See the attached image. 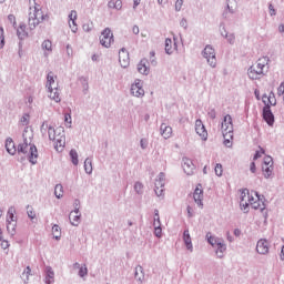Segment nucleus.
Masks as SVG:
<instances>
[{"mask_svg": "<svg viewBox=\"0 0 284 284\" xmlns=\"http://www.w3.org/2000/svg\"><path fill=\"white\" fill-rule=\"evenodd\" d=\"M23 142L18 145V161L23 163L26 159H28L31 165H37V159H39V151L37 150V145L32 143V140H28L26 138V133L22 134Z\"/></svg>", "mask_w": 284, "mask_h": 284, "instance_id": "nucleus-1", "label": "nucleus"}, {"mask_svg": "<svg viewBox=\"0 0 284 284\" xmlns=\"http://www.w3.org/2000/svg\"><path fill=\"white\" fill-rule=\"evenodd\" d=\"M245 190V196L248 197V203L252 205L253 210H261V213L263 214L264 219H267V210L265 209V196L258 194L256 191H251L247 189Z\"/></svg>", "mask_w": 284, "mask_h": 284, "instance_id": "nucleus-2", "label": "nucleus"}, {"mask_svg": "<svg viewBox=\"0 0 284 284\" xmlns=\"http://www.w3.org/2000/svg\"><path fill=\"white\" fill-rule=\"evenodd\" d=\"M268 62H270V58L267 57L260 58L256 64H253L248 68L247 70L248 79H252V81L263 79L265 74L263 73V70L265 69V65H267Z\"/></svg>", "mask_w": 284, "mask_h": 284, "instance_id": "nucleus-3", "label": "nucleus"}, {"mask_svg": "<svg viewBox=\"0 0 284 284\" xmlns=\"http://www.w3.org/2000/svg\"><path fill=\"white\" fill-rule=\"evenodd\" d=\"M45 17L48 16L43 14V11L39 8V6H36L33 11L29 12V30H36L39 23L45 21Z\"/></svg>", "mask_w": 284, "mask_h": 284, "instance_id": "nucleus-4", "label": "nucleus"}, {"mask_svg": "<svg viewBox=\"0 0 284 284\" xmlns=\"http://www.w3.org/2000/svg\"><path fill=\"white\" fill-rule=\"evenodd\" d=\"M202 57L206 59V63L210 68H216V50H214L213 45L207 44L202 51Z\"/></svg>", "mask_w": 284, "mask_h": 284, "instance_id": "nucleus-5", "label": "nucleus"}, {"mask_svg": "<svg viewBox=\"0 0 284 284\" xmlns=\"http://www.w3.org/2000/svg\"><path fill=\"white\" fill-rule=\"evenodd\" d=\"M100 43L101 45H103V48H110V45L114 43V34L112 33V30L110 28H105L101 32Z\"/></svg>", "mask_w": 284, "mask_h": 284, "instance_id": "nucleus-6", "label": "nucleus"}, {"mask_svg": "<svg viewBox=\"0 0 284 284\" xmlns=\"http://www.w3.org/2000/svg\"><path fill=\"white\" fill-rule=\"evenodd\" d=\"M131 94L138 99L145 97V90H143V82H141V80H135L131 85Z\"/></svg>", "mask_w": 284, "mask_h": 284, "instance_id": "nucleus-7", "label": "nucleus"}, {"mask_svg": "<svg viewBox=\"0 0 284 284\" xmlns=\"http://www.w3.org/2000/svg\"><path fill=\"white\" fill-rule=\"evenodd\" d=\"M262 116L267 125H274V113H272V106H270V104L264 105Z\"/></svg>", "mask_w": 284, "mask_h": 284, "instance_id": "nucleus-8", "label": "nucleus"}, {"mask_svg": "<svg viewBox=\"0 0 284 284\" xmlns=\"http://www.w3.org/2000/svg\"><path fill=\"white\" fill-rule=\"evenodd\" d=\"M182 168L187 176H192V174H194V170H196V165H194V162H192L190 158L182 159Z\"/></svg>", "mask_w": 284, "mask_h": 284, "instance_id": "nucleus-9", "label": "nucleus"}, {"mask_svg": "<svg viewBox=\"0 0 284 284\" xmlns=\"http://www.w3.org/2000/svg\"><path fill=\"white\" fill-rule=\"evenodd\" d=\"M256 252L262 255L270 254V241L265 239L258 240L256 244Z\"/></svg>", "mask_w": 284, "mask_h": 284, "instance_id": "nucleus-10", "label": "nucleus"}, {"mask_svg": "<svg viewBox=\"0 0 284 284\" xmlns=\"http://www.w3.org/2000/svg\"><path fill=\"white\" fill-rule=\"evenodd\" d=\"M222 133L234 132V124L232 123V115L226 114L221 124Z\"/></svg>", "mask_w": 284, "mask_h": 284, "instance_id": "nucleus-11", "label": "nucleus"}, {"mask_svg": "<svg viewBox=\"0 0 284 284\" xmlns=\"http://www.w3.org/2000/svg\"><path fill=\"white\" fill-rule=\"evenodd\" d=\"M119 61L121 68H128L130 65V53L126 48H122L119 52Z\"/></svg>", "mask_w": 284, "mask_h": 284, "instance_id": "nucleus-12", "label": "nucleus"}, {"mask_svg": "<svg viewBox=\"0 0 284 284\" xmlns=\"http://www.w3.org/2000/svg\"><path fill=\"white\" fill-rule=\"evenodd\" d=\"M52 141H54V149L57 150V152H59V149L63 150L65 148V131H63L62 133H58L55 135V139Z\"/></svg>", "mask_w": 284, "mask_h": 284, "instance_id": "nucleus-13", "label": "nucleus"}, {"mask_svg": "<svg viewBox=\"0 0 284 284\" xmlns=\"http://www.w3.org/2000/svg\"><path fill=\"white\" fill-rule=\"evenodd\" d=\"M195 132L196 134H199V136H201L202 141H205L207 139V130L205 129L203 121H195Z\"/></svg>", "mask_w": 284, "mask_h": 284, "instance_id": "nucleus-14", "label": "nucleus"}, {"mask_svg": "<svg viewBox=\"0 0 284 284\" xmlns=\"http://www.w3.org/2000/svg\"><path fill=\"white\" fill-rule=\"evenodd\" d=\"M194 202L196 203L197 207L203 210V190L201 189V184H199L193 193Z\"/></svg>", "mask_w": 284, "mask_h": 284, "instance_id": "nucleus-15", "label": "nucleus"}, {"mask_svg": "<svg viewBox=\"0 0 284 284\" xmlns=\"http://www.w3.org/2000/svg\"><path fill=\"white\" fill-rule=\"evenodd\" d=\"M134 278L138 281V283L143 284L145 281V271L143 270V266L138 265L134 268Z\"/></svg>", "mask_w": 284, "mask_h": 284, "instance_id": "nucleus-16", "label": "nucleus"}, {"mask_svg": "<svg viewBox=\"0 0 284 284\" xmlns=\"http://www.w3.org/2000/svg\"><path fill=\"white\" fill-rule=\"evenodd\" d=\"M69 221L73 227H79V223H81V212L71 211L69 214Z\"/></svg>", "mask_w": 284, "mask_h": 284, "instance_id": "nucleus-17", "label": "nucleus"}, {"mask_svg": "<svg viewBox=\"0 0 284 284\" xmlns=\"http://www.w3.org/2000/svg\"><path fill=\"white\" fill-rule=\"evenodd\" d=\"M6 150L8 152V154H11V156H14L18 152V148L14 144V141L12 140V138H8L6 140Z\"/></svg>", "mask_w": 284, "mask_h": 284, "instance_id": "nucleus-18", "label": "nucleus"}, {"mask_svg": "<svg viewBox=\"0 0 284 284\" xmlns=\"http://www.w3.org/2000/svg\"><path fill=\"white\" fill-rule=\"evenodd\" d=\"M215 247H216L215 254L217 258H223L225 252L227 251V245L225 244V242L223 240H220V242L216 244Z\"/></svg>", "mask_w": 284, "mask_h": 284, "instance_id": "nucleus-19", "label": "nucleus"}, {"mask_svg": "<svg viewBox=\"0 0 284 284\" xmlns=\"http://www.w3.org/2000/svg\"><path fill=\"white\" fill-rule=\"evenodd\" d=\"M138 72L140 74H144L145 77H148V74H150V67H148V60L142 59L139 63H138Z\"/></svg>", "mask_w": 284, "mask_h": 284, "instance_id": "nucleus-20", "label": "nucleus"}, {"mask_svg": "<svg viewBox=\"0 0 284 284\" xmlns=\"http://www.w3.org/2000/svg\"><path fill=\"white\" fill-rule=\"evenodd\" d=\"M183 241L186 250H189V252H194V246L192 245V237L190 236L189 230L183 232Z\"/></svg>", "mask_w": 284, "mask_h": 284, "instance_id": "nucleus-21", "label": "nucleus"}, {"mask_svg": "<svg viewBox=\"0 0 284 284\" xmlns=\"http://www.w3.org/2000/svg\"><path fill=\"white\" fill-rule=\"evenodd\" d=\"M49 92V99L55 101V103H61V93L59 92V87H53Z\"/></svg>", "mask_w": 284, "mask_h": 284, "instance_id": "nucleus-22", "label": "nucleus"}, {"mask_svg": "<svg viewBox=\"0 0 284 284\" xmlns=\"http://www.w3.org/2000/svg\"><path fill=\"white\" fill-rule=\"evenodd\" d=\"M160 134L163 139H170V136H172V126L162 123L160 126Z\"/></svg>", "mask_w": 284, "mask_h": 284, "instance_id": "nucleus-23", "label": "nucleus"}, {"mask_svg": "<svg viewBox=\"0 0 284 284\" xmlns=\"http://www.w3.org/2000/svg\"><path fill=\"white\" fill-rule=\"evenodd\" d=\"M14 214H17V209L14 206H10L7 212L6 223L17 222L18 217Z\"/></svg>", "mask_w": 284, "mask_h": 284, "instance_id": "nucleus-24", "label": "nucleus"}, {"mask_svg": "<svg viewBox=\"0 0 284 284\" xmlns=\"http://www.w3.org/2000/svg\"><path fill=\"white\" fill-rule=\"evenodd\" d=\"M44 283L54 284V271L50 266L45 267Z\"/></svg>", "mask_w": 284, "mask_h": 284, "instance_id": "nucleus-25", "label": "nucleus"}, {"mask_svg": "<svg viewBox=\"0 0 284 284\" xmlns=\"http://www.w3.org/2000/svg\"><path fill=\"white\" fill-rule=\"evenodd\" d=\"M63 132V128L54 129L53 126H49L48 136L49 141H54L57 139L58 134H61Z\"/></svg>", "mask_w": 284, "mask_h": 284, "instance_id": "nucleus-26", "label": "nucleus"}, {"mask_svg": "<svg viewBox=\"0 0 284 284\" xmlns=\"http://www.w3.org/2000/svg\"><path fill=\"white\" fill-rule=\"evenodd\" d=\"M240 207L243 210L244 214L250 212V203L245 202V190H242L241 192Z\"/></svg>", "mask_w": 284, "mask_h": 284, "instance_id": "nucleus-27", "label": "nucleus"}, {"mask_svg": "<svg viewBox=\"0 0 284 284\" xmlns=\"http://www.w3.org/2000/svg\"><path fill=\"white\" fill-rule=\"evenodd\" d=\"M224 136V145L225 148H232V139H234V131L222 133Z\"/></svg>", "mask_w": 284, "mask_h": 284, "instance_id": "nucleus-28", "label": "nucleus"}, {"mask_svg": "<svg viewBox=\"0 0 284 284\" xmlns=\"http://www.w3.org/2000/svg\"><path fill=\"white\" fill-rule=\"evenodd\" d=\"M263 103L265 105H276V99L274 98V92H271L270 95L267 97L266 94L263 95Z\"/></svg>", "mask_w": 284, "mask_h": 284, "instance_id": "nucleus-29", "label": "nucleus"}, {"mask_svg": "<svg viewBox=\"0 0 284 284\" xmlns=\"http://www.w3.org/2000/svg\"><path fill=\"white\" fill-rule=\"evenodd\" d=\"M47 90L52 91V88H58V84H54V75L52 72H49L47 75V84H45Z\"/></svg>", "mask_w": 284, "mask_h": 284, "instance_id": "nucleus-30", "label": "nucleus"}, {"mask_svg": "<svg viewBox=\"0 0 284 284\" xmlns=\"http://www.w3.org/2000/svg\"><path fill=\"white\" fill-rule=\"evenodd\" d=\"M206 240H207V243L212 245V247H215L216 244H219L222 239L216 237V236H212V233L209 232V233H206Z\"/></svg>", "mask_w": 284, "mask_h": 284, "instance_id": "nucleus-31", "label": "nucleus"}, {"mask_svg": "<svg viewBox=\"0 0 284 284\" xmlns=\"http://www.w3.org/2000/svg\"><path fill=\"white\" fill-rule=\"evenodd\" d=\"M7 223V232L10 236H14L17 234V222H6Z\"/></svg>", "mask_w": 284, "mask_h": 284, "instance_id": "nucleus-32", "label": "nucleus"}, {"mask_svg": "<svg viewBox=\"0 0 284 284\" xmlns=\"http://www.w3.org/2000/svg\"><path fill=\"white\" fill-rule=\"evenodd\" d=\"M17 36L20 39V41H23V39H26V37H28V33L26 31V24H20L18 30H17Z\"/></svg>", "mask_w": 284, "mask_h": 284, "instance_id": "nucleus-33", "label": "nucleus"}, {"mask_svg": "<svg viewBox=\"0 0 284 284\" xmlns=\"http://www.w3.org/2000/svg\"><path fill=\"white\" fill-rule=\"evenodd\" d=\"M30 274H32V268L30 266H27L21 275V278L24 284H28L30 281Z\"/></svg>", "mask_w": 284, "mask_h": 284, "instance_id": "nucleus-34", "label": "nucleus"}, {"mask_svg": "<svg viewBox=\"0 0 284 284\" xmlns=\"http://www.w3.org/2000/svg\"><path fill=\"white\" fill-rule=\"evenodd\" d=\"M274 168L273 165H262V172L264 174V179H270V176H272V172H273Z\"/></svg>", "mask_w": 284, "mask_h": 284, "instance_id": "nucleus-35", "label": "nucleus"}, {"mask_svg": "<svg viewBox=\"0 0 284 284\" xmlns=\"http://www.w3.org/2000/svg\"><path fill=\"white\" fill-rule=\"evenodd\" d=\"M226 10L231 14H234V12H236V0H227L226 1Z\"/></svg>", "mask_w": 284, "mask_h": 284, "instance_id": "nucleus-36", "label": "nucleus"}, {"mask_svg": "<svg viewBox=\"0 0 284 284\" xmlns=\"http://www.w3.org/2000/svg\"><path fill=\"white\" fill-rule=\"evenodd\" d=\"M69 155L71 159V163H73V165H79V153L77 152V150L72 149Z\"/></svg>", "mask_w": 284, "mask_h": 284, "instance_id": "nucleus-37", "label": "nucleus"}, {"mask_svg": "<svg viewBox=\"0 0 284 284\" xmlns=\"http://www.w3.org/2000/svg\"><path fill=\"white\" fill-rule=\"evenodd\" d=\"M52 234H55L53 235V239H55V241H61V226L54 224L52 226Z\"/></svg>", "mask_w": 284, "mask_h": 284, "instance_id": "nucleus-38", "label": "nucleus"}, {"mask_svg": "<svg viewBox=\"0 0 284 284\" xmlns=\"http://www.w3.org/2000/svg\"><path fill=\"white\" fill-rule=\"evenodd\" d=\"M84 172L87 174H92V159L87 158L84 161Z\"/></svg>", "mask_w": 284, "mask_h": 284, "instance_id": "nucleus-39", "label": "nucleus"}, {"mask_svg": "<svg viewBox=\"0 0 284 284\" xmlns=\"http://www.w3.org/2000/svg\"><path fill=\"white\" fill-rule=\"evenodd\" d=\"M153 227H161V217L159 215V209L154 210Z\"/></svg>", "mask_w": 284, "mask_h": 284, "instance_id": "nucleus-40", "label": "nucleus"}, {"mask_svg": "<svg viewBox=\"0 0 284 284\" xmlns=\"http://www.w3.org/2000/svg\"><path fill=\"white\" fill-rule=\"evenodd\" d=\"M54 195L57 199H62L63 197V185L57 184L54 187Z\"/></svg>", "mask_w": 284, "mask_h": 284, "instance_id": "nucleus-41", "label": "nucleus"}, {"mask_svg": "<svg viewBox=\"0 0 284 284\" xmlns=\"http://www.w3.org/2000/svg\"><path fill=\"white\" fill-rule=\"evenodd\" d=\"M42 50L45 52H52V41L50 40H44L41 44Z\"/></svg>", "mask_w": 284, "mask_h": 284, "instance_id": "nucleus-42", "label": "nucleus"}, {"mask_svg": "<svg viewBox=\"0 0 284 284\" xmlns=\"http://www.w3.org/2000/svg\"><path fill=\"white\" fill-rule=\"evenodd\" d=\"M27 214L31 221H33V219H37V213L34 212V207H32L31 205H27Z\"/></svg>", "mask_w": 284, "mask_h": 284, "instance_id": "nucleus-43", "label": "nucleus"}, {"mask_svg": "<svg viewBox=\"0 0 284 284\" xmlns=\"http://www.w3.org/2000/svg\"><path fill=\"white\" fill-rule=\"evenodd\" d=\"M172 52H174V50H172V39L168 38L165 40V53L172 54Z\"/></svg>", "mask_w": 284, "mask_h": 284, "instance_id": "nucleus-44", "label": "nucleus"}, {"mask_svg": "<svg viewBox=\"0 0 284 284\" xmlns=\"http://www.w3.org/2000/svg\"><path fill=\"white\" fill-rule=\"evenodd\" d=\"M80 81H81L84 94H88V90L90 89V85L88 84V78L81 77Z\"/></svg>", "mask_w": 284, "mask_h": 284, "instance_id": "nucleus-45", "label": "nucleus"}, {"mask_svg": "<svg viewBox=\"0 0 284 284\" xmlns=\"http://www.w3.org/2000/svg\"><path fill=\"white\" fill-rule=\"evenodd\" d=\"M6 47V36H3V27H0V50Z\"/></svg>", "mask_w": 284, "mask_h": 284, "instance_id": "nucleus-46", "label": "nucleus"}, {"mask_svg": "<svg viewBox=\"0 0 284 284\" xmlns=\"http://www.w3.org/2000/svg\"><path fill=\"white\" fill-rule=\"evenodd\" d=\"M224 38L227 40V43L231 45H234V42L236 41V37L233 33H225Z\"/></svg>", "mask_w": 284, "mask_h": 284, "instance_id": "nucleus-47", "label": "nucleus"}, {"mask_svg": "<svg viewBox=\"0 0 284 284\" xmlns=\"http://www.w3.org/2000/svg\"><path fill=\"white\" fill-rule=\"evenodd\" d=\"M134 191L136 192V194H140V195L143 194V183L135 182Z\"/></svg>", "mask_w": 284, "mask_h": 284, "instance_id": "nucleus-48", "label": "nucleus"}, {"mask_svg": "<svg viewBox=\"0 0 284 284\" xmlns=\"http://www.w3.org/2000/svg\"><path fill=\"white\" fill-rule=\"evenodd\" d=\"M78 274H79L80 278H83L84 276H88V266H85V264H84V266H81L79 268Z\"/></svg>", "mask_w": 284, "mask_h": 284, "instance_id": "nucleus-49", "label": "nucleus"}, {"mask_svg": "<svg viewBox=\"0 0 284 284\" xmlns=\"http://www.w3.org/2000/svg\"><path fill=\"white\" fill-rule=\"evenodd\" d=\"M214 170L216 176H223V165L221 163H217Z\"/></svg>", "mask_w": 284, "mask_h": 284, "instance_id": "nucleus-50", "label": "nucleus"}, {"mask_svg": "<svg viewBox=\"0 0 284 284\" xmlns=\"http://www.w3.org/2000/svg\"><path fill=\"white\" fill-rule=\"evenodd\" d=\"M49 128L50 125H48V122L44 121L40 128V132L42 136H45V133L49 131Z\"/></svg>", "mask_w": 284, "mask_h": 284, "instance_id": "nucleus-51", "label": "nucleus"}, {"mask_svg": "<svg viewBox=\"0 0 284 284\" xmlns=\"http://www.w3.org/2000/svg\"><path fill=\"white\" fill-rule=\"evenodd\" d=\"M154 236H156V239L163 236V229L161 226H154Z\"/></svg>", "mask_w": 284, "mask_h": 284, "instance_id": "nucleus-52", "label": "nucleus"}, {"mask_svg": "<svg viewBox=\"0 0 284 284\" xmlns=\"http://www.w3.org/2000/svg\"><path fill=\"white\" fill-rule=\"evenodd\" d=\"M92 28H94V26L92 24V22H87L82 26V30L84 32H92Z\"/></svg>", "mask_w": 284, "mask_h": 284, "instance_id": "nucleus-53", "label": "nucleus"}, {"mask_svg": "<svg viewBox=\"0 0 284 284\" xmlns=\"http://www.w3.org/2000/svg\"><path fill=\"white\" fill-rule=\"evenodd\" d=\"M148 145H149L148 139L143 138L140 140V148L142 150H148Z\"/></svg>", "mask_w": 284, "mask_h": 284, "instance_id": "nucleus-54", "label": "nucleus"}, {"mask_svg": "<svg viewBox=\"0 0 284 284\" xmlns=\"http://www.w3.org/2000/svg\"><path fill=\"white\" fill-rule=\"evenodd\" d=\"M154 192H155L156 196L161 197V196H163L165 189L164 187H155Z\"/></svg>", "mask_w": 284, "mask_h": 284, "instance_id": "nucleus-55", "label": "nucleus"}, {"mask_svg": "<svg viewBox=\"0 0 284 284\" xmlns=\"http://www.w3.org/2000/svg\"><path fill=\"white\" fill-rule=\"evenodd\" d=\"M183 8V0H176L175 2V11L181 12V9Z\"/></svg>", "mask_w": 284, "mask_h": 284, "instance_id": "nucleus-56", "label": "nucleus"}, {"mask_svg": "<svg viewBox=\"0 0 284 284\" xmlns=\"http://www.w3.org/2000/svg\"><path fill=\"white\" fill-rule=\"evenodd\" d=\"M30 119V115L29 114H24L22 118H21V123L22 125H28L30 123V121L28 120Z\"/></svg>", "mask_w": 284, "mask_h": 284, "instance_id": "nucleus-57", "label": "nucleus"}, {"mask_svg": "<svg viewBox=\"0 0 284 284\" xmlns=\"http://www.w3.org/2000/svg\"><path fill=\"white\" fill-rule=\"evenodd\" d=\"M207 116L212 120L216 119V110L215 109H211L209 112H207Z\"/></svg>", "mask_w": 284, "mask_h": 284, "instance_id": "nucleus-58", "label": "nucleus"}, {"mask_svg": "<svg viewBox=\"0 0 284 284\" xmlns=\"http://www.w3.org/2000/svg\"><path fill=\"white\" fill-rule=\"evenodd\" d=\"M263 165H274V161L272 160V156L264 158V164Z\"/></svg>", "mask_w": 284, "mask_h": 284, "instance_id": "nucleus-59", "label": "nucleus"}, {"mask_svg": "<svg viewBox=\"0 0 284 284\" xmlns=\"http://www.w3.org/2000/svg\"><path fill=\"white\" fill-rule=\"evenodd\" d=\"M80 205H81V201H79V199L74 200V203H73V206H74V210L73 212H80Z\"/></svg>", "mask_w": 284, "mask_h": 284, "instance_id": "nucleus-60", "label": "nucleus"}, {"mask_svg": "<svg viewBox=\"0 0 284 284\" xmlns=\"http://www.w3.org/2000/svg\"><path fill=\"white\" fill-rule=\"evenodd\" d=\"M0 242H1L2 250H8V247H10V242H8L7 240H3V237H2V241Z\"/></svg>", "mask_w": 284, "mask_h": 284, "instance_id": "nucleus-61", "label": "nucleus"}, {"mask_svg": "<svg viewBox=\"0 0 284 284\" xmlns=\"http://www.w3.org/2000/svg\"><path fill=\"white\" fill-rule=\"evenodd\" d=\"M71 21H72V24H70V22H69L71 31L72 32H77V30H78V28H77V19H72Z\"/></svg>", "mask_w": 284, "mask_h": 284, "instance_id": "nucleus-62", "label": "nucleus"}, {"mask_svg": "<svg viewBox=\"0 0 284 284\" xmlns=\"http://www.w3.org/2000/svg\"><path fill=\"white\" fill-rule=\"evenodd\" d=\"M283 93H284V82H282L280 84V87L277 88V94L278 97H283Z\"/></svg>", "mask_w": 284, "mask_h": 284, "instance_id": "nucleus-63", "label": "nucleus"}, {"mask_svg": "<svg viewBox=\"0 0 284 284\" xmlns=\"http://www.w3.org/2000/svg\"><path fill=\"white\" fill-rule=\"evenodd\" d=\"M121 8H123V1L115 0V10H121Z\"/></svg>", "mask_w": 284, "mask_h": 284, "instance_id": "nucleus-64", "label": "nucleus"}]
</instances>
